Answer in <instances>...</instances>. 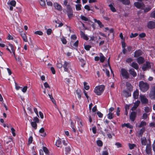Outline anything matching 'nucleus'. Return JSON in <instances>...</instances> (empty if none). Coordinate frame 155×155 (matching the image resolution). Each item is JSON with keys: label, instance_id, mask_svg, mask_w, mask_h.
<instances>
[{"label": "nucleus", "instance_id": "obj_52", "mask_svg": "<svg viewBox=\"0 0 155 155\" xmlns=\"http://www.w3.org/2000/svg\"><path fill=\"white\" fill-rule=\"evenodd\" d=\"M151 9V8L150 7H147L145 9L143 8L144 12H148L149 11L150 9Z\"/></svg>", "mask_w": 155, "mask_h": 155}, {"label": "nucleus", "instance_id": "obj_61", "mask_svg": "<svg viewBox=\"0 0 155 155\" xmlns=\"http://www.w3.org/2000/svg\"><path fill=\"white\" fill-rule=\"evenodd\" d=\"M147 118V114L146 113L143 114L142 116V119H146Z\"/></svg>", "mask_w": 155, "mask_h": 155}, {"label": "nucleus", "instance_id": "obj_27", "mask_svg": "<svg viewBox=\"0 0 155 155\" xmlns=\"http://www.w3.org/2000/svg\"><path fill=\"white\" fill-rule=\"evenodd\" d=\"M145 127H142L141 129L140 130L139 133H138V136H139L141 137L143 132L145 131Z\"/></svg>", "mask_w": 155, "mask_h": 155}, {"label": "nucleus", "instance_id": "obj_14", "mask_svg": "<svg viewBox=\"0 0 155 155\" xmlns=\"http://www.w3.org/2000/svg\"><path fill=\"white\" fill-rule=\"evenodd\" d=\"M140 102L139 101H137L134 103V106L132 108L131 110H135L138 107Z\"/></svg>", "mask_w": 155, "mask_h": 155}, {"label": "nucleus", "instance_id": "obj_20", "mask_svg": "<svg viewBox=\"0 0 155 155\" xmlns=\"http://www.w3.org/2000/svg\"><path fill=\"white\" fill-rule=\"evenodd\" d=\"M141 143L142 146H145L146 145L147 141L146 138L144 137H142L141 139Z\"/></svg>", "mask_w": 155, "mask_h": 155}, {"label": "nucleus", "instance_id": "obj_33", "mask_svg": "<svg viewBox=\"0 0 155 155\" xmlns=\"http://www.w3.org/2000/svg\"><path fill=\"white\" fill-rule=\"evenodd\" d=\"M81 37L86 40L88 39L87 36L85 35L84 33L82 31L81 32Z\"/></svg>", "mask_w": 155, "mask_h": 155}, {"label": "nucleus", "instance_id": "obj_41", "mask_svg": "<svg viewBox=\"0 0 155 155\" xmlns=\"http://www.w3.org/2000/svg\"><path fill=\"white\" fill-rule=\"evenodd\" d=\"M109 7H110L111 10L113 12H115L116 10L115 8L113 7V6L112 4H110L109 5Z\"/></svg>", "mask_w": 155, "mask_h": 155}, {"label": "nucleus", "instance_id": "obj_6", "mask_svg": "<svg viewBox=\"0 0 155 155\" xmlns=\"http://www.w3.org/2000/svg\"><path fill=\"white\" fill-rule=\"evenodd\" d=\"M71 63L70 62H68L65 61L63 65V67L65 71H68L69 69H71Z\"/></svg>", "mask_w": 155, "mask_h": 155}, {"label": "nucleus", "instance_id": "obj_50", "mask_svg": "<svg viewBox=\"0 0 155 155\" xmlns=\"http://www.w3.org/2000/svg\"><path fill=\"white\" fill-rule=\"evenodd\" d=\"M40 5L42 6H44L45 5V2L44 0H40Z\"/></svg>", "mask_w": 155, "mask_h": 155}, {"label": "nucleus", "instance_id": "obj_10", "mask_svg": "<svg viewBox=\"0 0 155 155\" xmlns=\"http://www.w3.org/2000/svg\"><path fill=\"white\" fill-rule=\"evenodd\" d=\"M54 6L55 9L59 11H62V8L61 5L57 2L54 3Z\"/></svg>", "mask_w": 155, "mask_h": 155}, {"label": "nucleus", "instance_id": "obj_1", "mask_svg": "<svg viewBox=\"0 0 155 155\" xmlns=\"http://www.w3.org/2000/svg\"><path fill=\"white\" fill-rule=\"evenodd\" d=\"M139 87L140 91L143 92H145L149 89L150 85L148 83L141 81L139 82Z\"/></svg>", "mask_w": 155, "mask_h": 155}, {"label": "nucleus", "instance_id": "obj_34", "mask_svg": "<svg viewBox=\"0 0 155 155\" xmlns=\"http://www.w3.org/2000/svg\"><path fill=\"white\" fill-rule=\"evenodd\" d=\"M127 127L128 128L130 129H132L133 128V126L131 125L129 123H127V124H125L124 123V124H123L122 125V127Z\"/></svg>", "mask_w": 155, "mask_h": 155}, {"label": "nucleus", "instance_id": "obj_23", "mask_svg": "<svg viewBox=\"0 0 155 155\" xmlns=\"http://www.w3.org/2000/svg\"><path fill=\"white\" fill-rule=\"evenodd\" d=\"M99 55L100 56L99 58L100 61L101 62H103L105 59V57L103 55V54H102L101 53H100Z\"/></svg>", "mask_w": 155, "mask_h": 155}, {"label": "nucleus", "instance_id": "obj_31", "mask_svg": "<svg viewBox=\"0 0 155 155\" xmlns=\"http://www.w3.org/2000/svg\"><path fill=\"white\" fill-rule=\"evenodd\" d=\"M55 145L58 147H61V142L60 140H57L55 143Z\"/></svg>", "mask_w": 155, "mask_h": 155}, {"label": "nucleus", "instance_id": "obj_26", "mask_svg": "<svg viewBox=\"0 0 155 155\" xmlns=\"http://www.w3.org/2000/svg\"><path fill=\"white\" fill-rule=\"evenodd\" d=\"M16 4V2L14 0H12L11 1L8 2H7V4L8 5H11L12 6L15 7Z\"/></svg>", "mask_w": 155, "mask_h": 155}, {"label": "nucleus", "instance_id": "obj_53", "mask_svg": "<svg viewBox=\"0 0 155 155\" xmlns=\"http://www.w3.org/2000/svg\"><path fill=\"white\" fill-rule=\"evenodd\" d=\"M61 40L62 42V43L64 44H66L67 43V41L66 39L64 37H63L61 38Z\"/></svg>", "mask_w": 155, "mask_h": 155}, {"label": "nucleus", "instance_id": "obj_57", "mask_svg": "<svg viewBox=\"0 0 155 155\" xmlns=\"http://www.w3.org/2000/svg\"><path fill=\"white\" fill-rule=\"evenodd\" d=\"M33 138L32 137H30L28 139V143L29 144L31 143L32 142Z\"/></svg>", "mask_w": 155, "mask_h": 155}, {"label": "nucleus", "instance_id": "obj_22", "mask_svg": "<svg viewBox=\"0 0 155 155\" xmlns=\"http://www.w3.org/2000/svg\"><path fill=\"white\" fill-rule=\"evenodd\" d=\"M94 20L95 22H96L98 24L100 28H101L104 27V25L102 24L100 20H97L95 19H94Z\"/></svg>", "mask_w": 155, "mask_h": 155}, {"label": "nucleus", "instance_id": "obj_12", "mask_svg": "<svg viewBox=\"0 0 155 155\" xmlns=\"http://www.w3.org/2000/svg\"><path fill=\"white\" fill-rule=\"evenodd\" d=\"M151 151V147L150 144L148 143L147 144L146 152V153L148 154H150Z\"/></svg>", "mask_w": 155, "mask_h": 155}, {"label": "nucleus", "instance_id": "obj_9", "mask_svg": "<svg viewBox=\"0 0 155 155\" xmlns=\"http://www.w3.org/2000/svg\"><path fill=\"white\" fill-rule=\"evenodd\" d=\"M147 27L150 29H153L155 27V24L153 21H150L147 24Z\"/></svg>", "mask_w": 155, "mask_h": 155}, {"label": "nucleus", "instance_id": "obj_49", "mask_svg": "<svg viewBox=\"0 0 155 155\" xmlns=\"http://www.w3.org/2000/svg\"><path fill=\"white\" fill-rule=\"evenodd\" d=\"M145 111L147 112L148 113L150 112L151 111V109L150 107H145Z\"/></svg>", "mask_w": 155, "mask_h": 155}, {"label": "nucleus", "instance_id": "obj_18", "mask_svg": "<svg viewBox=\"0 0 155 155\" xmlns=\"http://www.w3.org/2000/svg\"><path fill=\"white\" fill-rule=\"evenodd\" d=\"M133 96L134 99H137L138 98L139 96V91L136 90L133 93Z\"/></svg>", "mask_w": 155, "mask_h": 155}, {"label": "nucleus", "instance_id": "obj_25", "mask_svg": "<svg viewBox=\"0 0 155 155\" xmlns=\"http://www.w3.org/2000/svg\"><path fill=\"white\" fill-rule=\"evenodd\" d=\"M76 94L78 95V98L81 99V90L78 89L75 92Z\"/></svg>", "mask_w": 155, "mask_h": 155}, {"label": "nucleus", "instance_id": "obj_13", "mask_svg": "<svg viewBox=\"0 0 155 155\" xmlns=\"http://www.w3.org/2000/svg\"><path fill=\"white\" fill-rule=\"evenodd\" d=\"M136 115V113L135 112H132L130 115V119L132 121H134L135 119Z\"/></svg>", "mask_w": 155, "mask_h": 155}, {"label": "nucleus", "instance_id": "obj_59", "mask_svg": "<svg viewBox=\"0 0 155 155\" xmlns=\"http://www.w3.org/2000/svg\"><path fill=\"white\" fill-rule=\"evenodd\" d=\"M8 45L11 48L12 51L15 50L14 47L12 44H9Z\"/></svg>", "mask_w": 155, "mask_h": 155}, {"label": "nucleus", "instance_id": "obj_58", "mask_svg": "<svg viewBox=\"0 0 155 155\" xmlns=\"http://www.w3.org/2000/svg\"><path fill=\"white\" fill-rule=\"evenodd\" d=\"M52 32V30L51 29H48L47 30V33L48 35L51 34Z\"/></svg>", "mask_w": 155, "mask_h": 155}, {"label": "nucleus", "instance_id": "obj_60", "mask_svg": "<svg viewBox=\"0 0 155 155\" xmlns=\"http://www.w3.org/2000/svg\"><path fill=\"white\" fill-rule=\"evenodd\" d=\"M28 88V87L27 86H25L22 89V91L23 93H25Z\"/></svg>", "mask_w": 155, "mask_h": 155}, {"label": "nucleus", "instance_id": "obj_16", "mask_svg": "<svg viewBox=\"0 0 155 155\" xmlns=\"http://www.w3.org/2000/svg\"><path fill=\"white\" fill-rule=\"evenodd\" d=\"M68 15L69 19L71 18L73 16V12L71 9H70L67 12Z\"/></svg>", "mask_w": 155, "mask_h": 155}, {"label": "nucleus", "instance_id": "obj_30", "mask_svg": "<svg viewBox=\"0 0 155 155\" xmlns=\"http://www.w3.org/2000/svg\"><path fill=\"white\" fill-rule=\"evenodd\" d=\"M114 117V113H109L107 115V118L109 119H113Z\"/></svg>", "mask_w": 155, "mask_h": 155}, {"label": "nucleus", "instance_id": "obj_62", "mask_svg": "<svg viewBox=\"0 0 155 155\" xmlns=\"http://www.w3.org/2000/svg\"><path fill=\"white\" fill-rule=\"evenodd\" d=\"M80 61L82 63V64H81V66L82 67H84V66L85 65V61H84V60L82 59H81L80 60Z\"/></svg>", "mask_w": 155, "mask_h": 155}, {"label": "nucleus", "instance_id": "obj_51", "mask_svg": "<svg viewBox=\"0 0 155 155\" xmlns=\"http://www.w3.org/2000/svg\"><path fill=\"white\" fill-rule=\"evenodd\" d=\"M33 122H35L36 123H38L39 122V120L38 118L37 117H33Z\"/></svg>", "mask_w": 155, "mask_h": 155}, {"label": "nucleus", "instance_id": "obj_3", "mask_svg": "<svg viewBox=\"0 0 155 155\" xmlns=\"http://www.w3.org/2000/svg\"><path fill=\"white\" fill-rule=\"evenodd\" d=\"M120 72L122 76L124 78L127 79L129 78V74L125 69L124 68L121 69Z\"/></svg>", "mask_w": 155, "mask_h": 155}, {"label": "nucleus", "instance_id": "obj_24", "mask_svg": "<svg viewBox=\"0 0 155 155\" xmlns=\"http://www.w3.org/2000/svg\"><path fill=\"white\" fill-rule=\"evenodd\" d=\"M147 125V123L143 121L141 122L140 124L138 126L139 127H145Z\"/></svg>", "mask_w": 155, "mask_h": 155}, {"label": "nucleus", "instance_id": "obj_36", "mask_svg": "<svg viewBox=\"0 0 155 155\" xmlns=\"http://www.w3.org/2000/svg\"><path fill=\"white\" fill-rule=\"evenodd\" d=\"M71 127L73 129V131L75 133L76 132V130L75 127V124L74 122H73L72 121L71 122Z\"/></svg>", "mask_w": 155, "mask_h": 155}, {"label": "nucleus", "instance_id": "obj_42", "mask_svg": "<svg viewBox=\"0 0 155 155\" xmlns=\"http://www.w3.org/2000/svg\"><path fill=\"white\" fill-rule=\"evenodd\" d=\"M84 85L85 89L86 90H88L89 88V85H87V83L86 82H84Z\"/></svg>", "mask_w": 155, "mask_h": 155}, {"label": "nucleus", "instance_id": "obj_11", "mask_svg": "<svg viewBox=\"0 0 155 155\" xmlns=\"http://www.w3.org/2000/svg\"><path fill=\"white\" fill-rule=\"evenodd\" d=\"M75 120L78 123V128H79L81 127L83 125L82 120L77 117H75Z\"/></svg>", "mask_w": 155, "mask_h": 155}, {"label": "nucleus", "instance_id": "obj_46", "mask_svg": "<svg viewBox=\"0 0 155 155\" xmlns=\"http://www.w3.org/2000/svg\"><path fill=\"white\" fill-rule=\"evenodd\" d=\"M11 131L12 133V135L13 136L15 137L16 136V134L15 133V129L12 127L11 128Z\"/></svg>", "mask_w": 155, "mask_h": 155}, {"label": "nucleus", "instance_id": "obj_40", "mask_svg": "<svg viewBox=\"0 0 155 155\" xmlns=\"http://www.w3.org/2000/svg\"><path fill=\"white\" fill-rule=\"evenodd\" d=\"M63 67V65L61 62V61L58 62L57 64V67L58 68H60Z\"/></svg>", "mask_w": 155, "mask_h": 155}, {"label": "nucleus", "instance_id": "obj_21", "mask_svg": "<svg viewBox=\"0 0 155 155\" xmlns=\"http://www.w3.org/2000/svg\"><path fill=\"white\" fill-rule=\"evenodd\" d=\"M144 58L141 57H140L137 59V62L139 64H143L144 62Z\"/></svg>", "mask_w": 155, "mask_h": 155}, {"label": "nucleus", "instance_id": "obj_44", "mask_svg": "<svg viewBox=\"0 0 155 155\" xmlns=\"http://www.w3.org/2000/svg\"><path fill=\"white\" fill-rule=\"evenodd\" d=\"M97 145L100 147H101L103 145L102 142L101 140H97Z\"/></svg>", "mask_w": 155, "mask_h": 155}, {"label": "nucleus", "instance_id": "obj_7", "mask_svg": "<svg viewBox=\"0 0 155 155\" xmlns=\"http://www.w3.org/2000/svg\"><path fill=\"white\" fill-rule=\"evenodd\" d=\"M150 68V63L147 61L146 64H143L142 66V69L143 71H145L147 69Z\"/></svg>", "mask_w": 155, "mask_h": 155}, {"label": "nucleus", "instance_id": "obj_48", "mask_svg": "<svg viewBox=\"0 0 155 155\" xmlns=\"http://www.w3.org/2000/svg\"><path fill=\"white\" fill-rule=\"evenodd\" d=\"M34 33L36 35H42L43 34V32L41 31H36Z\"/></svg>", "mask_w": 155, "mask_h": 155}, {"label": "nucleus", "instance_id": "obj_37", "mask_svg": "<svg viewBox=\"0 0 155 155\" xmlns=\"http://www.w3.org/2000/svg\"><path fill=\"white\" fill-rule=\"evenodd\" d=\"M43 150L44 152H45V154L47 155H52V154H51V155L49 154V151L48 150V149H47V148L46 147H43Z\"/></svg>", "mask_w": 155, "mask_h": 155}, {"label": "nucleus", "instance_id": "obj_29", "mask_svg": "<svg viewBox=\"0 0 155 155\" xmlns=\"http://www.w3.org/2000/svg\"><path fill=\"white\" fill-rule=\"evenodd\" d=\"M71 149L69 146L66 147L65 148L64 150L65 152V153L67 155L70 152Z\"/></svg>", "mask_w": 155, "mask_h": 155}, {"label": "nucleus", "instance_id": "obj_32", "mask_svg": "<svg viewBox=\"0 0 155 155\" xmlns=\"http://www.w3.org/2000/svg\"><path fill=\"white\" fill-rule=\"evenodd\" d=\"M131 66L136 70H137L139 68L138 64L137 63L134 62H133L131 64Z\"/></svg>", "mask_w": 155, "mask_h": 155}, {"label": "nucleus", "instance_id": "obj_47", "mask_svg": "<svg viewBox=\"0 0 155 155\" xmlns=\"http://www.w3.org/2000/svg\"><path fill=\"white\" fill-rule=\"evenodd\" d=\"M138 35V34L137 33H135L134 34L131 33V35L130 36V38H133L135 37H137Z\"/></svg>", "mask_w": 155, "mask_h": 155}, {"label": "nucleus", "instance_id": "obj_45", "mask_svg": "<svg viewBox=\"0 0 155 155\" xmlns=\"http://www.w3.org/2000/svg\"><path fill=\"white\" fill-rule=\"evenodd\" d=\"M81 5L80 4H77L75 5L76 9L77 10H80L81 9Z\"/></svg>", "mask_w": 155, "mask_h": 155}, {"label": "nucleus", "instance_id": "obj_5", "mask_svg": "<svg viewBox=\"0 0 155 155\" xmlns=\"http://www.w3.org/2000/svg\"><path fill=\"white\" fill-rule=\"evenodd\" d=\"M139 98L142 103L143 104H147L148 103V99L144 95L140 94Z\"/></svg>", "mask_w": 155, "mask_h": 155}, {"label": "nucleus", "instance_id": "obj_8", "mask_svg": "<svg viewBox=\"0 0 155 155\" xmlns=\"http://www.w3.org/2000/svg\"><path fill=\"white\" fill-rule=\"evenodd\" d=\"M134 5L138 8L143 9L144 4L143 3L136 2L134 3Z\"/></svg>", "mask_w": 155, "mask_h": 155}, {"label": "nucleus", "instance_id": "obj_15", "mask_svg": "<svg viewBox=\"0 0 155 155\" xmlns=\"http://www.w3.org/2000/svg\"><path fill=\"white\" fill-rule=\"evenodd\" d=\"M142 54V51L140 50H138L134 52V57L135 58L141 55Z\"/></svg>", "mask_w": 155, "mask_h": 155}, {"label": "nucleus", "instance_id": "obj_28", "mask_svg": "<svg viewBox=\"0 0 155 155\" xmlns=\"http://www.w3.org/2000/svg\"><path fill=\"white\" fill-rule=\"evenodd\" d=\"M123 95L126 97H128L131 95V94L129 92H127V91L124 90L123 91Z\"/></svg>", "mask_w": 155, "mask_h": 155}, {"label": "nucleus", "instance_id": "obj_17", "mask_svg": "<svg viewBox=\"0 0 155 155\" xmlns=\"http://www.w3.org/2000/svg\"><path fill=\"white\" fill-rule=\"evenodd\" d=\"M129 72L130 74L134 77H135L137 76V73L133 69H130L129 70Z\"/></svg>", "mask_w": 155, "mask_h": 155}, {"label": "nucleus", "instance_id": "obj_56", "mask_svg": "<svg viewBox=\"0 0 155 155\" xmlns=\"http://www.w3.org/2000/svg\"><path fill=\"white\" fill-rule=\"evenodd\" d=\"M84 8L88 11L91 10L90 6L88 5H86L84 6Z\"/></svg>", "mask_w": 155, "mask_h": 155}, {"label": "nucleus", "instance_id": "obj_35", "mask_svg": "<svg viewBox=\"0 0 155 155\" xmlns=\"http://www.w3.org/2000/svg\"><path fill=\"white\" fill-rule=\"evenodd\" d=\"M31 123L32 127L34 129L36 130L37 128V123L35 122L31 121Z\"/></svg>", "mask_w": 155, "mask_h": 155}, {"label": "nucleus", "instance_id": "obj_43", "mask_svg": "<svg viewBox=\"0 0 155 155\" xmlns=\"http://www.w3.org/2000/svg\"><path fill=\"white\" fill-rule=\"evenodd\" d=\"M128 145L129 148L130 149V150L132 149L136 146V145L134 144L129 143Z\"/></svg>", "mask_w": 155, "mask_h": 155}, {"label": "nucleus", "instance_id": "obj_4", "mask_svg": "<svg viewBox=\"0 0 155 155\" xmlns=\"http://www.w3.org/2000/svg\"><path fill=\"white\" fill-rule=\"evenodd\" d=\"M149 97L151 99L155 100V86L151 88L149 94Z\"/></svg>", "mask_w": 155, "mask_h": 155}, {"label": "nucleus", "instance_id": "obj_55", "mask_svg": "<svg viewBox=\"0 0 155 155\" xmlns=\"http://www.w3.org/2000/svg\"><path fill=\"white\" fill-rule=\"evenodd\" d=\"M115 145L117 148H120L122 147V145L119 142L116 143L115 144Z\"/></svg>", "mask_w": 155, "mask_h": 155}, {"label": "nucleus", "instance_id": "obj_2", "mask_svg": "<svg viewBox=\"0 0 155 155\" xmlns=\"http://www.w3.org/2000/svg\"><path fill=\"white\" fill-rule=\"evenodd\" d=\"M104 88L105 87L104 85L96 86L94 88V92L97 95H101L103 92Z\"/></svg>", "mask_w": 155, "mask_h": 155}, {"label": "nucleus", "instance_id": "obj_63", "mask_svg": "<svg viewBox=\"0 0 155 155\" xmlns=\"http://www.w3.org/2000/svg\"><path fill=\"white\" fill-rule=\"evenodd\" d=\"M102 155H108V153L107 150L103 151L102 153Z\"/></svg>", "mask_w": 155, "mask_h": 155}, {"label": "nucleus", "instance_id": "obj_39", "mask_svg": "<svg viewBox=\"0 0 155 155\" xmlns=\"http://www.w3.org/2000/svg\"><path fill=\"white\" fill-rule=\"evenodd\" d=\"M80 17L81 19L83 21H89V19L88 18L86 17L83 15H81V16Z\"/></svg>", "mask_w": 155, "mask_h": 155}, {"label": "nucleus", "instance_id": "obj_38", "mask_svg": "<svg viewBox=\"0 0 155 155\" xmlns=\"http://www.w3.org/2000/svg\"><path fill=\"white\" fill-rule=\"evenodd\" d=\"M126 85L128 89L130 90L132 89V87L130 83L128 82H127Z\"/></svg>", "mask_w": 155, "mask_h": 155}, {"label": "nucleus", "instance_id": "obj_19", "mask_svg": "<svg viewBox=\"0 0 155 155\" xmlns=\"http://www.w3.org/2000/svg\"><path fill=\"white\" fill-rule=\"evenodd\" d=\"M21 35L22 37L23 41L25 42H27L28 40L25 34L24 33H21Z\"/></svg>", "mask_w": 155, "mask_h": 155}, {"label": "nucleus", "instance_id": "obj_64", "mask_svg": "<svg viewBox=\"0 0 155 155\" xmlns=\"http://www.w3.org/2000/svg\"><path fill=\"white\" fill-rule=\"evenodd\" d=\"M91 47V46L89 45H86L84 46V48L87 50H89Z\"/></svg>", "mask_w": 155, "mask_h": 155}, {"label": "nucleus", "instance_id": "obj_54", "mask_svg": "<svg viewBox=\"0 0 155 155\" xmlns=\"http://www.w3.org/2000/svg\"><path fill=\"white\" fill-rule=\"evenodd\" d=\"M150 17L151 18H155V10L152 12L150 14Z\"/></svg>", "mask_w": 155, "mask_h": 155}]
</instances>
